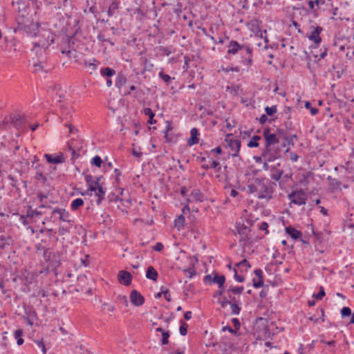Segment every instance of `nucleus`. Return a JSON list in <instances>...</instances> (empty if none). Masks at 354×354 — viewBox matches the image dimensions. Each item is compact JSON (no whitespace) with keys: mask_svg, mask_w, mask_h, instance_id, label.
<instances>
[{"mask_svg":"<svg viewBox=\"0 0 354 354\" xmlns=\"http://www.w3.org/2000/svg\"><path fill=\"white\" fill-rule=\"evenodd\" d=\"M71 227H72V225H70L68 224L59 225V228H58L59 234L61 236H63V235H65V234L69 233L70 229L71 228Z\"/></svg>","mask_w":354,"mask_h":354,"instance_id":"c03bdc74","label":"nucleus"},{"mask_svg":"<svg viewBox=\"0 0 354 354\" xmlns=\"http://www.w3.org/2000/svg\"><path fill=\"white\" fill-rule=\"evenodd\" d=\"M310 29V32L306 37L310 41L313 42V48H318L322 42L320 34L323 31V28L319 26H311Z\"/></svg>","mask_w":354,"mask_h":354,"instance_id":"0eeeda50","label":"nucleus"},{"mask_svg":"<svg viewBox=\"0 0 354 354\" xmlns=\"http://www.w3.org/2000/svg\"><path fill=\"white\" fill-rule=\"evenodd\" d=\"M156 332L161 333L160 343L162 345H167L169 344V338L170 337V332L165 330L162 328L158 327L156 328Z\"/></svg>","mask_w":354,"mask_h":354,"instance_id":"a878e982","label":"nucleus"},{"mask_svg":"<svg viewBox=\"0 0 354 354\" xmlns=\"http://www.w3.org/2000/svg\"><path fill=\"white\" fill-rule=\"evenodd\" d=\"M225 142L227 144L228 147L231 151V156L232 158L239 156L241 142L240 140L236 138L233 134L227 133L225 138Z\"/></svg>","mask_w":354,"mask_h":354,"instance_id":"423d86ee","label":"nucleus"},{"mask_svg":"<svg viewBox=\"0 0 354 354\" xmlns=\"http://www.w3.org/2000/svg\"><path fill=\"white\" fill-rule=\"evenodd\" d=\"M188 324L183 319L180 320L179 333L182 336H185L187 333Z\"/></svg>","mask_w":354,"mask_h":354,"instance_id":"49530a36","label":"nucleus"},{"mask_svg":"<svg viewBox=\"0 0 354 354\" xmlns=\"http://www.w3.org/2000/svg\"><path fill=\"white\" fill-rule=\"evenodd\" d=\"M48 208L51 210L50 213V219L51 221L53 223L62 221L63 223H66L70 225H73V221L71 219V215L66 209L61 207L53 208L50 206Z\"/></svg>","mask_w":354,"mask_h":354,"instance_id":"20e7f679","label":"nucleus"},{"mask_svg":"<svg viewBox=\"0 0 354 354\" xmlns=\"http://www.w3.org/2000/svg\"><path fill=\"white\" fill-rule=\"evenodd\" d=\"M53 229L41 228L36 234V238L40 240V243L45 244L48 247L49 242L52 237Z\"/></svg>","mask_w":354,"mask_h":354,"instance_id":"1a4fd4ad","label":"nucleus"},{"mask_svg":"<svg viewBox=\"0 0 354 354\" xmlns=\"http://www.w3.org/2000/svg\"><path fill=\"white\" fill-rule=\"evenodd\" d=\"M158 77L164 81L167 84H169L171 82V79H174V77L171 78L169 75L165 74L163 72V68L158 73Z\"/></svg>","mask_w":354,"mask_h":354,"instance_id":"8fccbe9b","label":"nucleus"},{"mask_svg":"<svg viewBox=\"0 0 354 354\" xmlns=\"http://www.w3.org/2000/svg\"><path fill=\"white\" fill-rule=\"evenodd\" d=\"M326 180L328 182V187L330 192H336L337 191H342V187L346 189L348 187L346 185H342V182L337 178H332L330 176H328Z\"/></svg>","mask_w":354,"mask_h":354,"instance_id":"9d476101","label":"nucleus"},{"mask_svg":"<svg viewBox=\"0 0 354 354\" xmlns=\"http://www.w3.org/2000/svg\"><path fill=\"white\" fill-rule=\"evenodd\" d=\"M288 198L291 203L297 205H305L307 201L306 194L301 189L292 192L288 194Z\"/></svg>","mask_w":354,"mask_h":354,"instance_id":"6e6552de","label":"nucleus"},{"mask_svg":"<svg viewBox=\"0 0 354 354\" xmlns=\"http://www.w3.org/2000/svg\"><path fill=\"white\" fill-rule=\"evenodd\" d=\"M190 196L196 202H203L205 198L204 194L198 189H194L192 190Z\"/></svg>","mask_w":354,"mask_h":354,"instance_id":"7c9ffc66","label":"nucleus"},{"mask_svg":"<svg viewBox=\"0 0 354 354\" xmlns=\"http://www.w3.org/2000/svg\"><path fill=\"white\" fill-rule=\"evenodd\" d=\"M265 139V148L262 152V156L266 161H274L278 157V153L272 152V145L279 143V138L274 133H270V129L263 130Z\"/></svg>","mask_w":354,"mask_h":354,"instance_id":"7ed1b4c3","label":"nucleus"},{"mask_svg":"<svg viewBox=\"0 0 354 354\" xmlns=\"http://www.w3.org/2000/svg\"><path fill=\"white\" fill-rule=\"evenodd\" d=\"M42 215V212L37 211V210H33V209H28L27 211V216H30V219L37 218L39 216Z\"/></svg>","mask_w":354,"mask_h":354,"instance_id":"864d4df0","label":"nucleus"},{"mask_svg":"<svg viewBox=\"0 0 354 354\" xmlns=\"http://www.w3.org/2000/svg\"><path fill=\"white\" fill-rule=\"evenodd\" d=\"M237 232L241 236L240 241L248 239V234L250 232V228L244 223H236V225Z\"/></svg>","mask_w":354,"mask_h":354,"instance_id":"dca6fc26","label":"nucleus"},{"mask_svg":"<svg viewBox=\"0 0 354 354\" xmlns=\"http://www.w3.org/2000/svg\"><path fill=\"white\" fill-rule=\"evenodd\" d=\"M207 154V157L209 158L211 156L214 155V153L216 154H221L222 153V149L220 146H218L214 149H212L209 152H206Z\"/></svg>","mask_w":354,"mask_h":354,"instance_id":"0e129e2a","label":"nucleus"},{"mask_svg":"<svg viewBox=\"0 0 354 354\" xmlns=\"http://www.w3.org/2000/svg\"><path fill=\"white\" fill-rule=\"evenodd\" d=\"M94 192L97 196L96 203L97 205H100L102 203V201L104 199L105 190L101 185H100V184H98V186H97V191Z\"/></svg>","mask_w":354,"mask_h":354,"instance_id":"c85d7f7f","label":"nucleus"},{"mask_svg":"<svg viewBox=\"0 0 354 354\" xmlns=\"http://www.w3.org/2000/svg\"><path fill=\"white\" fill-rule=\"evenodd\" d=\"M62 53L63 54L67 55L69 57H73L74 62L79 65L82 64V60L86 57V55L84 54L80 53V52H77L75 50H62Z\"/></svg>","mask_w":354,"mask_h":354,"instance_id":"4468645a","label":"nucleus"},{"mask_svg":"<svg viewBox=\"0 0 354 354\" xmlns=\"http://www.w3.org/2000/svg\"><path fill=\"white\" fill-rule=\"evenodd\" d=\"M115 74V71L111 68L106 67L100 70V75L102 77H111Z\"/></svg>","mask_w":354,"mask_h":354,"instance_id":"58836bf2","label":"nucleus"},{"mask_svg":"<svg viewBox=\"0 0 354 354\" xmlns=\"http://www.w3.org/2000/svg\"><path fill=\"white\" fill-rule=\"evenodd\" d=\"M44 157L46 158L48 163L59 164L65 162V158L62 153H59L56 156H53L49 153H45Z\"/></svg>","mask_w":354,"mask_h":354,"instance_id":"f3484780","label":"nucleus"},{"mask_svg":"<svg viewBox=\"0 0 354 354\" xmlns=\"http://www.w3.org/2000/svg\"><path fill=\"white\" fill-rule=\"evenodd\" d=\"M212 281L214 283L218 284V288H222L225 282V277L223 274L219 275L216 272L214 273V277Z\"/></svg>","mask_w":354,"mask_h":354,"instance_id":"473e14b6","label":"nucleus"},{"mask_svg":"<svg viewBox=\"0 0 354 354\" xmlns=\"http://www.w3.org/2000/svg\"><path fill=\"white\" fill-rule=\"evenodd\" d=\"M234 268H241V272H247L250 268L251 265L245 259L235 264Z\"/></svg>","mask_w":354,"mask_h":354,"instance_id":"f704fd0d","label":"nucleus"},{"mask_svg":"<svg viewBox=\"0 0 354 354\" xmlns=\"http://www.w3.org/2000/svg\"><path fill=\"white\" fill-rule=\"evenodd\" d=\"M254 273L257 276L258 279L254 278L252 279V284L255 288H259L262 287L264 284L263 281V273L261 269H256L254 271Z\"/></svg>","mask_w":354,"mask_h":354,"instance_id":"6ab92c4d","label":"nucleus"},{"mask_svg":"<svg viewBox=\"0 0 354 354\" xmlns=\"http://www.w3.org/2000/svg\"><path fill=\"white\" fill-rule=\"evenodd\" d=\"M101 308L104 313H113L115 310L114 306L108 303L102 304Z\"/></svg>","mask_w":354,"mask_h":354,"instance_id":"3c124183","label":"nucleus"},{"mask_svg":"<svg viewBox=\"0 0 354 354\" xmlns=\"http://www.w3.org/2000/svg\"><path fill=\"white\" fill-rule=\"evenodd\" d=\"M102 176H99L96 178L95 180H93V176L91 174H87L85 176L84 179L86 184L88 186V191L95 192L97 191V186L100 184Z\"/></svg>","mask_w":354,"mask_h":354,"instance_id":"a211bd4d","label":"nucleus"},{"mask_svg":"<svg viewBox=\"0 0 354 354\" xmlns=\"http://www.w3.org/2000/svg\"><path fill=\"white\" fill-rule=\"evenodd\" d=\"M325 295H326V292H325V290H324V287L320 286L319 292L317 294L314 293L313 295V297L317 300H322V298L325 296Z\"/></svg>","mask_w":354,"mask_h":354,"instance_id":"13d9d810","label":"nucleus"},{"mask_svg":"<svg viewBox=\"0 0 354 354\" xmlns=\"http://www.w3.org/2000/svg\"><path fill=\"white\" fill-rule=\"evenodd\" d=\"M230 310H231L232 315H239L241 308V307L239 306V305L236 303L231 301L230 304Z\"/></svg>","mask_w":354,"mask_h":354,"instance_id":"09e8293b","label":"nucleus"},{"mask_svg":"<svg viewBox=\"0 0 354 354\" xmlns=\"http://www.w3.org/2000/svg\"><path fill=\"white\" fill-rule=\"evenodd\" d=\"M270 178L275 181H279L283 174V171L277 169V167L275 165L270 166Z\"/></svg>","mask_w":354,"mask_h":354,"instance_id":"393cba45","label":"nucleus"},{"mask_svg":"<svg viewBox=\"0 0 354 354\" xmlns=\"http://www.w3.org/2000/svg\"><path fill=\"white\" fill-rule=\"evenodd\" d=\"M24 319L30 326L33 325L34 321L37 319V313L32 308L25 310Z\"/></svg>","mask_w":354,"mask_h":354,"instance_id":"aec40b11","label":"nucleus"},{"mask_svg":"<svg viewBox=\"0 0 354 354\" xmlns=\"http://www.w3.org/2000/svg\"><path fill=\"white\" fill-rule=\"evenodd\" d=\"M265 111L266 115L272 116L277 112V106L273 105L272 106H266L265 107Z\"/></svg>","mask_w":354,"mask_h":354,"instance_id":"4d7b16f0","label":"nucleus"},{"mask_svg":"<svg viewBox=\"0 0 354 354\" xmlns=\"http://www.w3.org/2000/svg\"><path fill=\"white\" fill-rule=\"evenodd\" d=\"M276 184L266 178H253L247 185V192L259 200L266 202L273 198Z\"/></svg>","mask_w":354,"mask_h":354,"instance_id":"f03ea898","label":"nucleus"},{"mask_svg":"<svg viewBox=\"0 0 354 354\" xmlns=\"http://www.w3.org/2000/svg\"><path fill=\"white\" fill-rule=\"evenodd\" d=\"M68 147L71 152L73 159L75 160L80 156V153L77 151H79V149H77V150L76 149L74 140H71L69 142H68Z\"/></svg>","mask_w":354,"mask_h":354,"instance_id":"c9c22d12","label":"nucleus"},{"mask_svg":"<svg viewBox=\"0 0 354 354\" xmlns=\"http://www.w3.org/2000/svg\"><path fill=\"white\" fill-rule=\"evenodd\" d=\"M305 107L306 109H310V114L312 115H315L318 113V111H319L317 108L312 107L310 102H308V101H306L305 102Z\"/></svg>","mask_w":354,"mask_h":354,"instance_id":"69168bd1","label":"nucleus"},{"mask_svg":"<svg viewBox=\"0 0 354 354\" xmlns=\"http://www.w3.org/2000/svg\"><path fill=\"white\" fill-rule=\"evenodd\" d=\"M285 232L288 234L293 240L301 239L302 233L292 226H288L285 228Z\"/></svg>","mask_w":354,"mask_h":354,"instance_id":"5701e85b","label":"nucleus"},{"mask_svg":"<svg viewBox=\"0 0 354 354\" xmlns=\"http://www.w3.org/2000/svg\"><path fill=\"white\" fill-rule=\"evenodd\" d=\"M118 277V281L124 286H128L132 281L131 274L126 270H120Z\"/></svg>","mask_w":354,"mask_h":354,"instance_id":"2eb2a0df","label":"nucleus"},{"mask_svg":"<svg viewBox=\"0 0 354 354\" xmlns=\"http://www.w3.org/2000/svg\"><path fill=\"white\" fill-rule=\"evenodd\" d=\"M261 21L257 19H252L250 20L247 24L246 26L251 32H254L257 35L263 37V32L261 28Z\"/></svg>","mask_w":354,"mask_h":354,"instance_id":"9b49d317","label":"nucleus"},{"mask_svg":"<svg viewBox=\"0 0 354 354\" xmlns=\"http://www.w3.org/2000/svg\"><path fill=\"white\" fill-rule=\"evenodd\" d=\"M83 205L84 200L82 198H75L71 203V209L72 211H77Z\"/></svg>","mask_w":354,"mask_h":354,"instance_id":"4c0bfd02","label":"nucleus"},{"mask_svg":"<svg viewBox=\"0 0 354 354\" xmlns=\"http://www.w3.org/2000/svg\"><path fill=\"white\" fill-rule=\"evenodd\" d=\"M221 70L223 71H224L225 73H228L230 71L239 73L240 71V67L239 66H227V67H225V68L222 66L221 67Z\"/></svg>","mask_w":354,"mask_h":354,"instance_id":"6e6d98bb","label":"nucleus"},{"mask_svg":"<svg viewBox=\"0 0 354 354\" xmlns=\"http://www.w3.org/2000/svg\"><path fill=\"white\" fill-rule=\"evenodd\" d=\"M34 342L36 344L37 347L41 350L43 354H46V346L42 338L41 339H35L34 340Z\"/></svg>","mask_w":354,"mask_h":354,"instance_id":"603ef678","label":"nucleus"},{"mask_svg":"<svg viewBox=\"0 0 354 354\" xmlns=\"http://www.w3.org/2000/svg\"><path fill=\"white\" fill-rule=\"evenodd\" d=\"M88 279L85 275H80L77 277V286L80 287V289H77V291H84L83 283H86Z\"/></svg>","mask_w":354,"mask_h":354,"instance_id":"de8ad7c7","label":"nucleus"},{"mask_svg":"<svg viewBox=\"0 0 354 354\" xmlns=\"http://www.w3.org/2000/svg\"><path fill=\"white\" fill-rule=\"evenodd\" d=\"M162 295L164 296L165 299L167 301H171V295H170V292L168 288H167L164 286H162L160 288V292L158 293L157 297H160Z\"/></svg>","mask_w":354,"mask_h":354,"instance_id":"79ce46f5","label":"nucleus"},{"mask_svg":"<svg viewBox=\"0 0 354 354\" xmlns=\"http://www.w3.org/2000/svg\"><path fill=\"white\" fill-rule=\"evenodd\" d=\"M222 308H225L227 305H230L231 301L225 296L221 297L217 301Z\"/></svg>","mask_w":354,"mask_h":354,"instance_id":"5fc2aeb1","label":"nucleus"},{"mask_svg":"<svg viewBox=\"0 0 354 354\" xmlns=\"http://www.w3.org/2000/svg\"><path fill=\"white\" fill-rule=\"evenodd\" d=\"M143 113L145 115L149 117L148 123L150 124H154L157 122V120L154 119L155 113L151 110V108H145L143 110Z\"/></svg>","mask_w":354,"mask_h":354,"instance_id":"72a5a7b5","label":"nucleus"},{"mask_svg":"<svg viewBox=\"0 0 354 354\" xmlns=\"http://www.w3.org/2000/svg\"><path fill=\"white\" fill-rule=\"evenodd\" d=\"M185 225V218L183 214H180L174 220V227L178 230L184 228Z\"/></svg>","mask_w":354,"mask_h":354,"instance_id":"2f4dec72","label":"nucleus"},{"mask_svg":"<svg viewBox=\"0 0 354 354\" xmlns=\"http://www.w3.org/2000/svg\"><path fill=\"white\" fill-rule=\"evenodd\" d=\"M120 8V1L118 0H113L110 3L108 10H107V15L109 17H111L114 15H115L118 11V9Z\"/></svg>","mask_w":354,"mask_h":354,"instance_id":"bb28decb","label":"nucleus"},{"mask_svg":"<svg viewBox=\"0 0 354 354\" xmlns=\"http://www.w3.org/2000/svg\"><path fill=\"white\" fill-rule=\"evenodd\" d=\"M48 248V247H47V245H46L45 244H42L40 243H36L35 246V248L37 253H42L43 252L46 251Z\"/></svg>","mask_w":354,"mask_h":354,"instance_id":"680f3d73","label":"nucleus"},{"mask_svg":"<svg viewBox=\"0 0 354 354\" xmlns=\"http://www.w3.org/2000/svg\"><path fill=\"white\" fill-rule=\"evenodd\" d=\"M244 290V287L243 286H230L227 290V293H232V294H234V295H241Z\"/></svg>","mask_w":354,"mask_h":354,"instance_id":"a19ab883","label":"nucleus"},{"mask_svg":"<svg viewBox=\"0 0 354 354\" xmlns=\"http://www.w3.org/2000/svg\"><path fill=\"white\" fill-rule=\"evenodd\" d=\"M208 158L211 160L210 163L209 164L211 169H217V171H220L221 167L218 158H213L212 156Z\"/></svg>","mask_w":354,"mask_h":354,"instance_id":"a18cd8bd","label":"nucleus"},{"mask_svg":"<svg viewBox=\"0 0 354 354\" xmlns=\"http://www.w3.org/2000/svg\"><path fill=\"white\" fill-rule=\"evenodd\" d=\"M37 198L39 200V202L41 203V205H39L40 208H46V207L48 208V206H46V205H44L43 203H44V200L48 198L47 195H46L45 194H44L42 192H39L37 194Z\"/></svg>","mask_w":354,"mask_h":354,"instance_id":"bf43d9fd","label":"nucleus"},{"mask_svg":"<svg viewBox=\"0 0 354 354\" xmlns=\"http://www.w3.org/2000/svg\"><path fill=\"white\" fill-rule=\"evenodd\" d=\"M321 319L322 322H324V310L322 308H317L315 314L309 317L308 319L314 323L318 322L319 319Z\"/></svg>","mask_w":354,"mask_h":354,"instance_id":"cd10ccee","label":"nucleus"},{"mask_svg":"<svg viewBox=\"0 0 354 354\" xmlns=\"http://www.w3.org/2000/svg\"><path fill=\"white\" fill-rule=\"evenodd\" d=\"M261 140V136L254 135L248 143V147L250 148L258 147L259 145V140Z\"/></svg>","mask_w":354,"mask_h":354,"instance_id":"37998d69","label":"nucleus"},{"mask_svg":"<svg viewBox=\"0 0 354 354\" xmlns=\"http://www.w3.org/2000/svg\"><path fill=\"white\" fill-rule=\"evenodd\" d=\"M158 274L156 269L152 266H149L147 270L146 277L156 281L158 279Z\"/></svg>","mask_w":354,"mask_h":354,"instance_id":"c756f323","label":"nucleus"},{"mask_svg":"<svg viewBox=\"0 0 354 354\" xmlns=\"http://www.w3.org/2000/svg\"><path fill=\"white\" fill-rule=\"evenodd\" d=\"M351 310L349 307H343L341 310V316L342 317H348L351 315Z\"/></svg>","mask_w":354,"mask_h":354,"instance_id":"338daca9","label":"nucleus"},{"mask_svg":"<svg viewBox=\"0 0 354 354\" xmlns=\"http://www.w3.org/2000/svg\"><path fill=\"white\" fill-rule=\"evenodd\" d=\"M47 37H46V35H44V39H39L37 41L32 42L33 48L32 50H35L37 48H41L44 50L46 49L52 43H53V38L52 37L50 41H49L50 39V33H47Z\"/></svg>","mask_w":354,"mask_h":354,"instance_id":"f8f14e48","label":"nucleus"},{"mask_svg":"<svg viewBox=\"0 0 354 354\" xmlns=\"http://www.w3.org/2000/svg\"><path fill=\"white\" fill-rule=\"evenodd\" d=\"M23 333L24 332L21 329H18L16 330L13 334L15 339L17 340V344L19 346L22 345L24 342V340L22 338Z\"/></svg>","mask_w":354,"mask_h":354,"instance_id":"ea45409f","label":"nucleus"},{"mask_svg":"<svg viewBox=\"0 0 354 354\" xmlns=\"http://www.w3.org/2000/svg\"><path fill=\"white\" fill-rule=\"evenodd\" d=\"M226 48L227 52L225 57L227 59H230L232 57L236 56L239 59L238 62L246 66L248 69L253 65L254 48L251 44L232 39L227 44Z\"/></svg>","mask_w":354,"mask_h":354,"instance_id":"f257e3e1","label":"nucleus"},{"mask_svg":"<svg viewBox=\"0 0 354 354\" xmlns=\"http://www.w3.org/2000/svg\"><path fill=\"white\" fill-rule=\"evenodd\" d=\"M100 64V62L97 60L95 57H92L91 59H86L85 57L82 60V64L86 68H89L93 71H95L97 68V66Z\"/></svg>","mask_w":354,"mask_h":354,"instance_id":"b1692460","label":"nucleus"},{"mask_svg":"<svg viewBox=\"0 0 354 354\" xmlns=\"http://www.w3.org/2000/svg\"><path fill=\"white\" fill-rule=\"evenodd\" d=\"M91 164L100 168L102 164V160L99 156H95L91 159Z\"/></svg>","mask_w":354,"mask_h":354,"instance_id":"e2e57ef3","label":"nucleus"},{"mask_svg":"<svg viewBox=\"0 0 354 354\" xmlns=\"http://www.w3.org/2000/svg\"><path fill=\"white\" fill-rule=\"evenodd\" d=\"M185 347H178L176 348H174L169 354H185Z\"/></svg>","mask_w":354,"mask_h":354,"instance_id":"774afa93","label":"nucleus"},{"mask_svg":"<svg viewBox=\"0 0 354 354\" xmlns=\"http://www.w3.org/2000/svg\"><path fill=\"white\" fill-rule=\"evenodd\" d=\"M14 240L10 235L1 234L0 235V249L5 250L8 246L12 245Z\"/></svg>","mask_w":354,"mask_h":354,"instance_id":"412c9836","label":"nucleus"},{"mask_svg":"<svg viewBox=\"0 0 354 354\" xmlns=\"http://www.w3.org/2000/svg\"><path fill=\"white\" fill-rule=\"evenodd\" d=\"M129 297L131 304L135 306H140L145 303L144 297L136 290L131 291Z\"/></svg>","mask_w":354,"mask_h":354,"instance_id":"ddd939ff","label":"nucleus"},{"mask_svg":"<svg viewBox=\"0 0 354 354\" xmlns=\"http://www.w3.org/2000/svg\"><path fill=\"white\" fill-rule=\"evenodd\" d=\"M190 138L187 140V144L189 146H193L199 142V132L197 128L194 127L190 131Z\"/></svg>","mask_w":354,"mask_h":354,"instance_id":"4be33fe9","label":"nucleus"},{"mask_svg":"<svg viewBox=\"0 0 354 354\" xmlns=\"http://www.w3.org/2000/svg\"><path fill=\"white\" fill-rule=\"evenodd\" d=\"M26 118L20 115H10L6 118V121L0 123V129H6V125L10 124L19 131L26 130Z\"/></svg>","mask_w":354,"mask_h":354,"instance_id":"39448f33","label":"nucleus"},{"mask_svg":"<svg viewBox=\"0 0 354 354\" xmlns=\"http://www.w3.org/2000/svg\"><path fill=\"white\" fill-rule=\"evenodd\" d=\"M232 270L234 272V279L239 283H243L245 281V277L243 275L239 274L236 268H234Z\"/></svg>","mask_w":354,"mask_h":354,"instance_id":"052dcab7","label":"nucleus"},{"mask_svg":"<svg viewBox=\"0 0 354 354\" xmlns=\"http://www.w3.org/2000/svg\"><path fill=\"white\" fill-rule=\"evenodd\" d=\"M126 82L127 77H125V75L120 73L116 77L115 85L117 88H121L126 84Z\"/></svg>","mask_w":354,"mask_h":354,"instance_id":"e433bc0d","label":"nucleus"}]
</instances>
